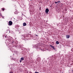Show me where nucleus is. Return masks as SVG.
<instances>
[{
  "label": "nucleus",
  "mask_w": 73,
  "mask_h": 73,
  "mask_svg": "<svg viewBox=\"0 0 73 73\" xmlns=\"http://www.w3.org/2000/svg\"><path fill=\"white\" fill-rule=\"evenodd\" d=\"M12 21H9V23H8V25L9 26H11V25H12Z\"/></svg>",
  "instance_id": "nucleus-1"
},
{
  "label": "nucleus",
  "mask_w": 73,
  "mask_h": 73,
  "mask_svg": "<svg viewBox=\"0 0 73 73\" xmlns=\"http://www.w3.org/2000/svg\"><path fill=\"white\" fill-rule=\"evenodd\" d=\"M49 11V9H46L45 10V12L46 13H48V12Z\"/></svg>",
  "instance_id": "nucleus-2"
},
{
  "label": "nucleus",
  "mask_w": 73,
  "mask_h": 73,
  "mask_svg": "<svg viewBox=\"0 0 73 73\" xmlns=\"http://www.w3.org/2000/svg\"><path fill=\"white\" fill-rule=\"evenodd\" d=\"M50 47H51V48H52V49L54 50H55L56 49H55V48H54V46L50 45Z\"/></svg>",
  "instance_id": "nucleus-3"
},
{
  "label": "nucleus",
  "mask_w": 73,
  "mask_h": 73,
  "mask_svg": "<svg viewBox=\"0 0 73 73\" xmlns=\"http://www.w3.org/2000/svg\"><path fill=\"white\" fill-rule=\"evenodd\" d=\"M66 38H68V39L69 38V37H70V36L69 35H66Z\"/></svg>",
  "instance_id": "nucleus-4"
},
{
  "label": "nucleus",
  "mask_w": 73,
  "mask_h": 73,
  "mask_svg": "<svg viewBox=\"0 0 73 73\" xmlns=\"http://www.w3.org/2000/svg\"><path fill=\"white\" fill-rule=\"evenodd\" d=\"M21 60H20V62H21L22 61V60H24V58H21Z\"/></svg>",
  "instance_id": "nucleus-5"
},
{
  "label": "nucleus",
  "mask_w": 73,
  "mask_h": 73,
  "mask_svg": "<svg viewBox=\"0 0 73 73\" xmlns=\"http://www.w3.org/2000/svg\"><path fill=\"white\" fill-rule=\"evenodd\" d=\"M40 60H41V58H40V57H38L37 58V61H40Z\"/></svg>",
  "instance_id": "nucleus-6"
},
{
  "label": "nucleus",
  "mask_w": 73,
  "mask_h": 73,
  "mask_svg": "<svg viewBox=\"0 0 73 73\" xmlns=\"http://www.w3.org/2000/svg\"><path fill=\"white\" fill-rule=\"evenodd\" d=\"M23 26H26L27 25V23H23Z\"/></svg>",
  "instance_id": "nucleus-7"
},
{
  "label": "nucleus",
  "mask_w": 73,
  "mask_h": 73,
  "mask_svg": "<svg viewBox=\"0 0 73 73\" xmlns=\"http://www.w3.org/2000/svg\"><path fill=\"white\" fill-rule=\"evenodd\" d=\"M56 44H59V42H58V41H57L56 42Z\"/></svg>",
  "instance_id": "nucleus-8"
},
{
  "label": "nucleus",
  "mask_w": 73,
  "mask_h": 73,
  "mask_svg": "<svg viewBox=\"0 0 73 73\" xmlns=\"http://www.w3.org/2000/svg\"><path fill=\"white\" fill-rule=\"evenodd\" d=\"M14 43H15V42L13 41L12 42V44L13 45H14V44H13Z\"/></svg>",
  "instance_id": "nucleus-9"
},
{
  "label": "nucleus",
  "mask_w": 73,
  "mask_h": 73,
  "mask_svg": "<svg viewBox=\"0 0 73 73\" xmlns=\"http://www.w3.org/2000/svg\"><path fill=\"white\" fill-rule=\"evenodd\" d=\"M9 73H13V72L12 71H11Z\"/></svg>",
  "instance_id": "nucleus-10"
},
{
  "label": "nucleus",
  "mask_w": 73,
  "mask_h": 73,
  "mask_svg": "<svg viewBox=\"0 0 73 73\" xmlns=\"http://www.w3.org/2000/svg\"><path fill=\"white\" fill-rule=\"evenodd\" d=\"M2 10L3 11H4L5 10V9L4 8H2Z\"/></svg>",
  "instance_id": "nucleus-11"
},
{
  "label": "nucleus",
  "mask_w": 73,
  "mask_h": 73,
  "mask_svg": "<svg viewBox=\"0 0 73 73\" xmlns=\"http://www.w3.org/2000/svg\"><path fill=\"white\" fill-rule=\"evenodd\" d=\"M60 1H57V3H60Z\"/></svg>",
  "instance_id": "nucleus-12"
},
{
  "label": "nucleus",
  "mask_w": 73,
  "mask_h": 73,
  "mask_svg": "<svg viewBox=\"0 0 73 73\" xmlns=\"http://www.w3.org/2000/svg\"><path fill=\"white\" fill-rule=\"evenodd\" d=\"M55 4H57V2H55Z\"/></svg>",
  "instance_id": "nucleus-13"
},
{
  "label": "nucleus",
  "mask_w": 73,
  "mask_h": 73,
  "mask_svg": "<svg viewBox=\"0 0 73 73\" xmlns=\"http://www.w3.org/2000/svg\"><path fill=\"white\" fill-rule=\"evenodd\" d=\"M29 73H32V72L30 71L29 72Z\"/></svg>",
  "instance_id": "nucleus-14"
}]
</instances>
